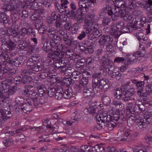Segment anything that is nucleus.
Listing matches in <instances>:
<instances>
[{
	"instance_id": "0e129e2a",
	"label": "nucleus",
	"mask_w": 152,
	"mask_h": 152,
	"mask_svg": "<svg viewBox=\"0 0 152 152\" xmlns=\"http://www.w3.org/2000/svg\"><path fill=\"white\" fill-rule=\"evenodd\" d=\"M34 77L32 76H29V87H33L35 84V83L34 81Z\"/></svg>"
},
{
	"instance_id": "9d476101",
	"label": "nucleus",
	"mask_w": 152,
	"mask_h": 152,
	"mask_svg": "<svg viewBox=\"0 0 152 152\" xmlns=\"http://www.w3.org/2000/svg\"><path fill=\"white\" fill-rule=\"evenodd\" d=\"M136 128L140 130H143L145 129L147 125L145 122L144 121V120L142 118L140 117L139 118L136 119Z\"/></svg>"
},
{
	"instance_id": "423d86ee",
	"label": "nucleus",
	"mask_w": 152,
	"mask_h": 152,
	"mask_svg": "<svg viewBox=\"0 0 152 152\" xmlns=\"http://www.w3.org/2000/svg\"><path fill=\"white\" fill-rule=\"evenodd\" d=\"M99 85L98 86V88L99 90L101 89L103 92L107 91L109 87L110 84L109 80L106 79H102L99 82Z\"/></svg>"
},
{
	"instance_id": "b1692460",
	"label": "nucleus",
	"mask_w": 152,
	"mask_h": 152,
	"mask_svg": "<svg viewBox=\"0 0 152 152\" xmlns=\"http://www.w3.org/2000/svg\"><path fill=\"white\" fill-rule=\"evenodd\" d=\"M64 90L62 88L58 89L56 91L55 98L57 99H59L62 98L64 96Z\"/></svg>"
},
{
	"instance_id": "f03ea898",
	"label": "nucleus",
	"mask_w": 152,
	"mask_h": 152,
	"mask_svg": "<svg viewBox=\"0 0 152 152\" xmlns=\"http://www.w3.org/2000/svg\"><path fill=\"white\" fill-rule=\"evenodd\" d=\"M95 117L97 124L102 127L105 126L106 123L108 121H110L111 119V116L107 115L106 113H100L95 115Z\"/></svg>"
},
{
	"instance_id": "bb28decb",
	"label": "nucleus",
	"mask_w": 152,
	"mask_h": 152,
	"mask_svg": "<svg viewBox=\"0 0 152 152\" xmlns=\"http://www.w3.org/2000/svg\"><path fill=\"white\" fill-rule=\"evenodd\" d=\"M108 4H106V7L103 8L102 11H104V12L107 13L109 15H111L112 14L113 12L112 8L110 6L108 2Z\"/></svg>"
},
{
	"instance_id": "5fc2aeb1",
	"label": "nucleus",
	"mask_w": 152,
	"mask_h": 152,
	"mask_svg": "<svg viewBox=\"0 0 152 152\" xmlns=\"http://www.w3.org/2000/svg\"><path fill=\"white\" fill-rule=\"evenodd\" d=\"M78 29V26L77 24L75 23L72 27L71 32L73 34H77Z\"/></svg>"
},
{
	"instance_id": "4468645a",
	"label": "nucleus",
	"mask_w": 152,
	"mask_h": 152,
	"mask_svg": "<svg viewBox=\"0 0 152 152\" xmlns=\"http://www.w3.org/2000/svg\"><path fill=\"white\" fill-rule=\"evenodd\" d=\"M50 45L51 47V51L57 52L59 53H64L62 52L58 48V44L56 42L55 40H51L50 42Z\"/></svg>"
},
{
	"instance_id": "09e8293b",
	"label": "nucleus",
	"mask_w": 152,
	"mask_h": 152,
	"mask_svg": "<svg viewBox=\"0 0 152 152\" xmlns=\"http://www.w3.org/2000/svg\"><path fill=\"white\" fill-rule=\"evenodd\" d=\"M27 31L28 30L26 28H23L20 30V31L17 33L18 35V34L20 36L21 35L22 36H24L27 33Z\"/></svg>"
},
{
	"instance_id": "7ed1b4c3",
	"label": "nucleus",
	"mask_w": 152,
	"mask_h": 152,
	"mask_svg": "<svg viewBox=\"0 0 152 152\" xmlns=\"http://www.w3.org/2000/svg\"><path fill=\"white\" fill-rule=\"evenodd\" d=\"M135 93L134 89L133 88H130L129 89L124 91L123 92L124 97H123L122 100L124 102H128L132 99L134 100V98H132V96Z\"/></svg>"
},
{
	"instance_id": "f704fd0d",
	"label": "nucleus",
	"mask_w": 152,
	"mask_h": 152,
	"mask_svg": "<svg viewBox=\"0 0 152 152\" xmlns=\"http://www.w3.org/2000/svg\"><path fill=\"white\" fill-rule=\"evenodd\" d=\"M63 82L66 86H69L74 83V81L72 80L71 78H69L64 77L63 80Z\"/></svg>"
},
{
	"instance_id": "473e14b6",
	"label": "nucleus",
	"mask_w": 152,
	"mask_h": 152,
	"mask_svg": "<svg viewBox=\"0 0 152 152\" xmlns=\"http://www.w3.org/2000/svg\"><path fill=\"white\" fill-rule=\"evenodd\" d=\"M88 77H83L80 81V85H82L83 87L86 86H88Z\"/></svg>"
},
{
	"instance_id": "0eeeda50",
	"label": "nucleus",
	"mask_w": 152,
	"mask_h": 152,
	"mask_svg": "<svg viewBox=\"0 0 152 152\" xmlns=\"http://www.w3.org/2000/svg\"><path fill=\"white\" fill-rule=\"evenodd\" d=\"M10 113L11 112L10 111L5 112L3 110H0V127L10 117V115L8 116L7 114L9 115Z\"/></svg>"
},
{
	"instance_id": "3c124183",
	"label": "nucleus",
	"mask_w": 152,
	"mask_h": 152,
	"mask_svg": "<svg viewBox=\"0 0 152 152\" xmlns=\"http://www.w3.org/2000/svg\"><path fill=\"white\" fill-rule=\"evenodd\" d=\"M60 65H62L64 66H66L68 63V61L67 60L65 59L64 58H61L60 59H58Z\"/></svg>"
},
{
	"instance_id": "a18cd8bd",
	"label": "nucleus",
	"mask_w": 152,
	"mask_h": 152,
	"mask_svg": "<svg viewBox=\"0 0 152 152\" xmlns=\"http://www.w3.org/2000/svg\"><path fill=\"white\" fill-rule=\"evenodd\" d=\"M87 110L88 111L90 114H92L94 116V114H96V107H89L88 108H86Z\"/></svg>"
},
{
	"instance_id": "412c9836",
	"label": "nucleus",
	"mask_w": 152,
	"mask_h": 152,
	"mask_svg": "<svg viewBox=\"0 0 152 152\" xmlns=\"http://www.w3.org/2000/svg\"><path fill=\"white\" fill-rule=\"evenodd\" d=\"M22 75H23L21 82L24 84L27 83L28 82V70L23 71L22 72Z\"/></svg>"
},
{
	"instance_id": "f257e3e1",
	"label": "nucleus",
	"mask_w": 152,
	"mask_h": 152,
	"mask_svg": "<svg viewBox=\"0 0 152 152\" xmlns=\"http://www.w3.org/2000/svg\"><path fill=\"white\" fill-rule=\"evenodd\" d=\"M85 23L88 25V28L86 30L88 36L92 35V38L95 39L99 37L102 34V31L99 29V24L93 23L91 20H85Z\"/></svg>"
},
{
	"instance_id": "cd10ccee",
	"label": "nucleus",
	"mask_w": 152,
	"mask_h": 152,
	"mask_svg": "<svg viewBox=\"0 0 152 152\" xmlns=\"http://www.w3.org/2000/svg\"><path fill=\"white\" fill-rule=\"evenodd\" d=\"M15 91L16 89L15 87L10 86L9 88L8 89L7 91H4V93H6V96H7L6 98H8L9 95H11L14 94Z\"/></svg>"
},
{
	"instance_id": "2f4dec72",
	"label": "nucleus",
	"mask_w": 152,
	"mask_h": 152,
	"mask_svg": "<svg viewBox=\"0 0 152 152\" xmlns=\"http://www.w3.org/2000/svg\"><path fill=\"white\" fill-rule=\"evenodd\" d=\"M145 53V48L143 47L141 51H138L133 54L137 58V59L138 57L144 56Z\"/></svg>"
},
{
	"instance_id": "6ab92c4d",
	"label": "nucleus",
	"mask_w": 152,
	"mask_h": 152,
	"mask_svg": "<svg viewBox=\"0 0 152 152\" xmlns=\"http://www.w3.org/2000/svg\"><path fill=\"white\" fill-rule=\"evenodd\" d=\"M57 34L59 37L61 38H64V40L65 39H69L68 35L65 31L61 30V29H58L57 28L56 30Z\"/></svg>"
},
{
	"instance_id": "e433bc0d",
	"label": "nucleus",
	"mask_w": 152,
	"mask_h": 152,
	"mask_svg": "<svg viewBox=\"0 0 152 152\" xmlns=\"http://www.w3.org/2000/svg\"><path fill=\"white\" fill-rule=\"evenodd\" d=\"M40 17L39 12H36L30 16L31 19L32 21H35L38 20Z\"/></svg>"
},
{
	"instance_id": "6e6552de",
	"label": "nucleus",
	"mask_w": 152,
	"mask_h": 152,
	"mask_svg": "<svg viewBox=\"0 0 152 152\" xmlns=\"http://www.w3.org/2000/svg\"><path fill=\"white\" fill-rule=\"evenodd\" d=\"M100 73H94L92 75V87H94V90L98 88V85L100 80Z\"/></svg>"
},
{
	"instance_id": "393cba45",
	"label": "nucleus",
	"mask_w": 152,
	"mask_h": 152,
	"mask_svg": "<svg viewBox=\"0 0 152 152\" xmlns=\"http://www.w3.org/2000/svg\"><path fill=\"white\" fill-rule=\"evenodd\" d=\"M93 152H105L104 148L101 145H97L92 148Z\"/></svg>"
},
{
	"instance_id": "2eb2a0df",
	"label": "nucleus",
	"mask_w": 152,
	"mask_h": 152,
	"mask_svg": "<svg viewBox=\"0 0 152 152\" xmlns=\"http://www.w3.org/2000/svg\"><path fill=\"white\" fill-rule=\"evenodd\" d=\"M113 41V39L112 37L106 35L102 36L99 40L100 43L102 45H104L105 43H110Z\"/></svg>"
},
{
	"instance_id": "de8ad7c7",
	"label": "nucleus",
	"mask_w": 152,
	"mask_h": 152,
	"mask_svg": "<svg viewBox=\"0 0 152 152\" xmlns=\"http://www.w3.org/2000/svg\"><path fill=\"white\" fill-rule=\"evenodd\" d=\"M42 49L46 52H48L50 50H51V47L50 45V42L49 44L47 42L44 43Z\"/></svg>"
},
{
	"instance_id": "4c0bfd02",
	"label": "nucleus",
	"mask_w": 152,
	"mask_h": 152,
	"mask_svg": "<svg viewBox=\"0 0 152 152\" xmlns=\"http://www.w3.org/2000/svg\"><path fill=\"white\" fill-rule=\"evenodd\" d=\"M108 121L106 123V126H107L109 130H112L114 127L115 126V124H114L112 122H113V121Z\"/></svg>"
},
{
	"instance_id": "c85d7f7f",
	"label": "nucleus",
	"mask_w": 152,
	"mask_h": 152,
	"mask_svg": "<svg viewBox=\"0 0 152 152\" xmlns=\"http://www.w3.org/2000/svg\"><path fill=\"white\" fill-rule=\"evenodd\" d=\"M101 98L103 104L105 105H109L111 102V99L109 97L106 95H102Z\"/></svg>"
},
{
	"instance_id": "052dcab7",
	"label": "nucleus",
	"mask_w": 152,
	"mask_h": 152,
	"mask_svg": "<svg viewBox=\"0 0 152 152\" xmlns=\"http://www.w3.org/2000/svg\"><path fill=\"white\" fill-rule=\"evenodd\" d=\"M83 49L84 51H86V53H87V52H88L89 53H92L94 51L93 48L91 46L84 47V49Z\"/></svg>"
},
{
	"instance_id": "ea45409f",
	"label": "nucleus",
	"mask_w": 152,
	"mask_h": 152,
	"mask_svg": "<svg viewBox=\"0 0 152 152\" xmlns=\"http://www.w3.org/2000/svg\"><path fill=\"white\" fill-rule=\"evenodd\" d=\"M37 5V3L35 1L29 2V9H32L34 10H38L36 7Z\"/></svg>"
},
{
	"instance_id": "20e7f679",
	"label": "nucleus",
	"mask_w": 152,
	"mask_h": 152,
	"mask_svg": "<svg viewBox=\"0 0 152 152\" xmlns=\"http://www.w3.org/2000/svg\"><path fill=\"white\" fill-rule=\"evenodd\" d=\"M83 88V95L86 97H91L94 95L96 93H97L100 91V90L97 89L96 90H94V87H92V88H91L89 86H86Z\"/></svg>"
},
{
	"instance_id": "7c9ffc66",
	"label": "nucleus",
	"mask_w": 152,
	"mask_h": 152,
	"mask_svg": "<svg viewBox=\"0 0 152 152\" xmlns=\"http://www.w3.org/2000/svg\"><path fill=\"white\" fill-rule=\"evenodd\" d=\"M38 88L39 94L40 95H41V96L45 94L47 91L46 87L44 85L39 86Z\"/></svg>"
},
{
	"instance_id": "9b49d317",
	"label": "nucleus",
	"mask_w": 152,
	"mask_h": 152,
	"mask_svg": "<svg viewBox=\"0 0 152 152\" xmlns=\"http://www.w3.org/2000/svg\"><path fill=\"white\" fill-rule=\"evenodd\" d=\"M103 65H101L100 67V68L101 70L104 68H105L106 71L108 72H110V73H111V72H112V61L111 60L105 61L104 63H101Z\"/></svg>"
},
{
	"instance_id": "39448f33",
	"label": "nucleus",
	"mask_w": 152,
	"mask_h": 152,
	"mask_svg": "<svg viewBox=\"0 0 152 152\" xmlns=\"http://www.w3.org/2000/svg\"><path fill=\"white\" fill-rule=\"evenodd\" d=\"M78 4L81 14L83 12H87L89 11L91 5L87 3L86 0H79Z\"/></svg>"
},
{
	"instance_id": "774afa93",
	"label": "nucleus",
	"mask_w": 152,
	"mask_h": 152,
	"mask_svg": "<svg viewBox=\"0 0 152 152\" xmlns=\"http://www.w3.org/2000/svg\"><path fill=\"white\" fill-rule=\"evenodd\" d=\"M123 18L125 21L127 22L132 20V17L130 14H126Z\"/></svg>"
},
{
	"instance_id": "69168bd1",
	"label": "nucleus",
	"mask_w": 152,
	"mask_h": 152,
	"mask_svg": "<svg viewBox=\"0 0 152 152\" xmlns=\"http://www.w3.org/2000/svg\"><path fill=\"white\" fill-rule=\"evenodd\" d=\"M7 34L8 36L12 35H15L17 32L12 28H9L7 31Z\"/></svg>"
},
{
	"instance_id": "338daca9",
	"label": "nucleus",
	"mask_w": 152,
	"mask_h": 152,
	"mask_svg": "<svg viewBox=\"0 0 152 152\" xmlns=\"http://www.w3.org/2000/svg\"><path fill=\"white\" fill-rule=\"evenodd\" d=\"M145 83L143 81H138L137 83L136 84V88L139 89L140 88H143L144 86Z\"/></svg>"
},
{
	"instance_id": "a19ab883",
	"label": "nucleus",
	"mask_w": 152,
	"mask_h": 152,
	"mask_svg": "<svg viewBox=\"0 0 152 152\" xmlns=\"http://www.w3.org/2000/svg\"><path fill=\"white\" fill-rule=\"evenodd\" d=\"M128 5L126 7L129 8L131 10H133L134 9L136 6L134 4L133 0H128Z\"/></svg>"
},
{
	"instance_id": "f8f14e48",
	"label": "nucleus",
	"mask_w": 152,
	"mask_h": 152,
	"mask_svg": "<svg viewBox=\"0 0 152 152\" xmlns=\"http://www.w3.org/2000/svg\"><path fill=\"white\" fill-rule=\"evenodd\" d=\"M111 34L115 36V38H118L121 34L120 30L118 29L117 26L113 24H111Z\"/></svg>"
},
{
	"instance_id": "a878e982",
	"label": "nucleus",
	"mask_w": 152,
	"mask_h": 152,
	"mask_svg": "<svg viewBox=\"0 0 152 152\" xmlns=\"http://www.w3.org/2000/svg\"><path fill=\"white\" fill-rule=\"evenodd\" d=\"M114 95L116 99H121L123 96V93L121 89L117 88L114 91Z\"/></svg>"
},
{
	"instance_id": "603ef678",
	"label": "nucleus",
	"mask_w": 152,
	"mask_h": 152,
	"mask_svg": "<svg viewBox=\"0 0 152 152\" xmlns=\"http://www.w3.org/2000/svg\"><path fill=\"white\" fill-rule=\"evenodd\" d=\"M122 28L121 32L123 33H126L131 32L130 29L132 28V27L129 26H124Z\"/></svg>"
},
{
	"instance_id": "c756f323",
	"label": "nucleus",
	"mask_w": 152,
	"mask_h": 152,
	"mask_svg": "<svg viewBox=\"0 0 152 152\" xmlns=\"http://www.w3.org/2000/svg\"><path fill=\"white\" fill-rule=\"evenodd\" d=\"M128 61L127 64H130L135 62L137 60V58L136 57L134 54L129 55L128 56Z\"/></svg>"
},
{
	"instance_id": "e2e57ef3",
	"label": "nucleus",
	"mask_w": 152,
	"mask_h": 152,
	"mask_svg": "<svg viewBox=\"0 0 152 152\" xmlns=\"http://www.w3.org/2000/svg\"><path fill=\"white\" fill-rule=\"evenodd\" d=\"M61 5L62 8L66 9L67 8L66 5L69 3L68 1L67 0H61Z\"/></svg>"
},
{
	"instance_id": "58836bf2",
	"label": "nucleus",
	"mask_w": 152,
	"mask_h": 152,
	"mask_svg": "<svg viewBox=\"0 0 152 152\" xmlns=\"http://www.w3.org/2000/svg\"><path fill=\"white\" fill-rule=\"evenodd\" d=\"M56 33L55 30H54L53 31L47 33L49 37L52 39L51 40H56V38H57V36L56 34Z\"/></svg>"
},
{
	"instance_id": "a211bd4d",
	"label": "nucleus",
	"mask_w": 152,
	"mask_h": 152,
	"mask_svg": "<svg viewBox=\"0 0 152 152\" xmlns=\"http://www.w3.org/2000/svg\"><path fill=\"white\" fill-rule=\"evenodd\" d=\"M115 6L117 8H126L127 7L125 1L122 0H116L115 3Z\"/></svg>"
},
{
	"instance_id": "680f3d73",
	"label": "nucleus",
	"mask_w": 152,
	"mask_h": 152,
	"mask_svg": "<svg viewBox=\"0 0 152 152\" xmlns=\"http://www.w3.org/2000/svg\"><path fill=\"white\" fill-rule=\"evenodd\" d=\"M40 4L48 8L51 5V4L47 0H42Z\"/></svg>"
},
{
	"instance_id": "1a4fd4ad",
	"label": "nucleus",
	"mask_w": 152,
	"mask_h": 152,
	"mask_svg": "<svg viewBox=\"0 0 152 152\" xmlns=\"http://www.w3.org/2000/svg\"><path fill=\"white\" fill-rule=\"evenodd\" d=\"M12 77H10L8 79L0 82V88L3 89L4 91L7 90L12 83Z\"/></svg>"
},
{
	"instance_id": "49530a36",
	"label": "nucleus",
	"mask_w": 152,
	"mask_h": 152,
	"mask_svg": "<svg viewBox=\"0 0 152 152\" xmlns=\"http://www.w3.org/2000/svg\"><path fill=\"white\" fill-rule=\"evenodd\" d=\"M111 21L110 18L108 17H104L102 21V24L103 26H107L108 23Z\"/></svg>"
},
{
	"instance_id": "4d7b16f0",
	"label": "nucleus",
	"mask_w": 152,
	"mask_h": 152,
	"mask_svg": "<svg viewBox=\"0 0 152 152\" xmlns=\"http://www.w3.org/2000/svg\"><path fill=\"white\" fill-rule=\"evenodd\" d=\"M111 60L109 59V56L108 54H105L104 56L102 57L101 62V63H104L105 61H107Z\"/></svg>"
},
{
	"instance_id": "ddd939ff",
	"label": "nucleus",
	"mask_w": 152,
	"mask_h": 152,
	"mask_svg": "<svg viewBox=\"0 0 152 152\" xmlns=\"http://www.w3.org/2000/svg\"><path fill=\"white\" fill-rule=\"evenodd\" d=\"M64 53H59L57 52L52 51L49 53L48 54V57L53 59H60L64 57Z\"/></svg>"
},
{
	"instance_id": "72a5a7b5",
	"label": "nucleus",
	"mask_w": 152,
	"mask_h": 152,
	"mask_svg": "<svg viewBox=\"0 0 152 152\" xmlns=\"http://www.w3.org/2000/svg\"><path fill=\"white\" fill-rule=\"evenodd\" d=\"M56 90L55 88H50L47 91V93L48 96L50 97H53L55 95Z\"/></svg>"
},
{
	"instance_id": "f3484780",
	"label": "nucleus",
	"mask_w": 152,
	"mask_h": 152,
	"mask_svg": "<svg viewBox=\"0 0 152 152\" xmlns=\"http://www.w3.org/2000/svg\"><path fill=\"white\" fill-rule=\"evenodd\" d=\"M70 77L73 81H78L81 78V74L79 72L75 71L72 72Z\"/></svg>"
},
{
	"instance_id": "aec40b11",
	"label": "nucleus",
	"mask_w": 152,
	"mask_h": 152,
	"mask_svg": "<svg viewBox=\"0 0 152 152\" xmlns=\"http://www.w3.org/2000/svg\"><path fill=\"white\" fill-rule=\"evenodd\" d=\"M72 91L71 88H68L65 89L64 91L63 92L64 96V98L69 99L72 96Z\"/></svg>"
},
{
	"instance_id": "37998d69",
	"label": "nucleus",
	"mask_w": 152,
	"mask_h": 152,
	"mask_svg": "<svg viewBox=\"0 0 152 152\" xmlns=\"http://www.w3.org/2000/svg\"><path fill=\"white\" fill-rule=\"evenodd\" d=\"M133 15L135 16L141 17L143 16L142 12L141 11L138 10H134L132 12Z\"/></svg>"
},
{
	"instance_id": "c03bdc74",
	"label": "nucleus",
	"mask_w": 152,
	"mask_h": 152,
	"mask_svg": "<svg viewBox=\"0 0 152 152\" xmlns=\"http://www.w3.org/2000/svg\"><path fill=\"white\" fill-rule=\"evenodd\" d=\"M32 101L33 102L34 105L36 108H38L41 107L42 103H40L38 99H36L35 98L34 100Z\"/></svg>"
},
{
	"instance_id": "6e6d98bb",
	"label": "nucleus",
	"mask_w": 152,
	"mask_h": 152,
	"mask_svg": "<svg viewBox=\"0 0 152 152\" xmlns=\"http://www.w3.org/2000/svg\"><path fill=\"white\" fill-rule=\"evenodd\" d=\"M55 23L56 30L57 28H58V29L61 28V26L62 25V20H61V18L56 20Z\"/></svg>"
},
{
	"instance_id": "13d9d810",
	"label": "nucleus",
	"mask_w": 152,
	"mask_h": 152,
	"mask_svg": "<svg viewBox=\"0 0 152 152\" xmlns=\"http://www.w3.org/2000/svg\"><path fill=\"white\" fill-rule=\"evenodd\" d=\"M124 23L122 21H118L116 23V26L118 29L120 30V32L124 26Z\"/></svg>"
},
{
	"instance_id": "5701e85b",
	"label": "nucleus",
	"mask_w": 152,
	"mask_h": 152,
	"mask_svg": "<svg viewBox=\"0 0 152 152\" xmlns=\"http://www.w3.org/2000/svg\"><path fill=\"white\" fill-rule=\"evenodd\" d=\"M37 59L36 56H31L29 58V68L33 67L36 64Z\"/></svg>"
},
{
	"instance_id": "dca6fc26",
	"label": "nucleus",
	"mask_w": 152,
	"mask_h": 152,
	"mask_svg": "<svg viewBox=\"0 0 152 152\" xmlns=\"http://www.w3.org/2000/svg\"><path fill=\"white\" fill-rule=\"evenodd\" d=\"M60 18L61 15L60 14H58L56 12H53L51 13V16L48 17V22L49 23H51L54 21Z\"/></svg>"
},
{
	"instance_id": "8fccbe9b",
	"label": "nucleus",
	"mask_w": 152,
	"mask_h": 152,
	"mask_svg": "<svg viewBox=\"0 0 152 152\" xmlns=\"http://www.w3.org/2000/svg\"><path fill=\"white\" fill-rule=\"evenodd\" d=\"M89 104L90 107H96V108L97 109L98 107H100L99 106V104H98L97 102L96 101L94 102H93L92 101H90L89 102Z\"/></svg>"
},
{
	"instance_id": "bf43d9fd",
	"label": "nucleus",
	"mask_w": 152,
	"mask_h": 152,
	"mask_svg": "<svg viewBox=\"0 0 152 152\" xmlns=\"http://www.w3.org/2000/svg\"><path fill=\"white\" fill-rule=\"evenodd\" d=\"M22 62V60H20L19 58L14 59L13 64L16 66H18L20 65H21Z\"/></svg>"
},
{
	"instance_id": "79ce46f5",
	"label": "nucleus",
	"mask_w": 152,
	"mask_h": 152,
	"mask_svg": "<svg viewBox=\"0 0 152 152\" xmlns=\"http://www.w3.org/2000/svg\"><path fill=\"white\" fill-rule=\"evenodd\" d=\"M38 96V95L37 94V93L34 91H31L29 93V97L32 101L34 100L35 98L36 99H37Z\"/></svg>"
},
{
	"instance_id": "4be33fe9",
	"label": "nucleus",
	"mask_w": 152,
	"mask_h": 152,
	"mask_svg": "<svg viewBox=\"0 0 152 152\" xmlns=\"http://www.w3.org/2000/svg\"><path fill=\"white\" fill-rule=\"evenodd\" d=\"M87 28H88V25L84 26V30L81 31L77 37V38L79 40H81L86 37V34H87V33L86 30V29Z\"/></svg>"
},
{
	"instance_id": "c9c22d12",
	"label": "nucleus",
	"mask_w": 152,
	"mask_h": 152,
	"mask_svg": "<svg viewBox=\"0 0 152 152\" xmlns=\"http://www.w3.org/2000/svg\"><path fill=\"white\" fill-rule=\"evenodd\" d=\"M75 10H73L67 9V10H64V11H66V14L67 15L72 18L75 17L76 15L75 11Z\"/></svg>"
},
{
	"instance_id": "864d4df0",
	"label": "nucleus",
	"mask_w": 152,
	"mask_h": 152,
	"mask_svg": "<svg viewBox=\"0 0 152 152\" xmlns=\"http://www.w3.org/2000/svg\"><path fill=\"white\" fill-rule=\"evenodd\" d=\"M90 147L87 145H83L81 147L82 152H90Z\"/></svg>"
}]
</instances>
